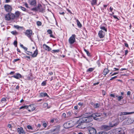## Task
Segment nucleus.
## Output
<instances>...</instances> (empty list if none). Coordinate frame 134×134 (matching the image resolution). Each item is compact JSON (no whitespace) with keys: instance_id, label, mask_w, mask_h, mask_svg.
I'll use <instances>...</instances> for the list:
<instances>
[{"instance_id":"f257e3e1","label":"nucleus","mask_w":134,"mask_h":134,"mask_svg":"<svg viewBox=\"0 0 134 134\" xmlns=\"http://www.w3.org/2000/svg\"><path fill=\"white\" fill-rule=\"evenodd\" d=\"M93 119L91 116L83 117L77 121L79 124L77 127L80 129L87 128L91 127L92 124L90 122L93 121Z\"/></svg>"},{"instance_id":"f03ea898","label":"nucleus","mask_w":134,"mask_h":134,"mask_svg":"<svg viewBox=\"0 0 134 134\" xmlns=\"http://www.w3.org/2000/svg\"><path fill=\"white\" fill-rule=\"evenodd\" d=\"M14 19V14L11 13H9L6 14L5 19L6 20L9 21Z\"/></svg>"},{"instance_id":"7ed1b4c3","label":"nucleus","mask_w":134,"mask_h":134,"mask_svg":"<svg viewBox=\"0 0 134 134\" xmlns=\"http://www.w3.org/2000/svg\"><path fill=\"white\" fill-rule=\"evenodd\" d=\"M26 109L28 110L30 112L34 110L35 108L33 106L30 105L28 106L27 105H25L20 107L19 108L20 109Z\"/></svg>"},{"instance_id":"20e7f679","label":"nucleus","mask_w":134,"mask_h":134,"mask_svg":"<svg viewBox=\"0 0 134 134\" xmlns=\"http://www.w3.org/2000/svg\"><path fill=\"white\" fill-rule=\"evenodd\" d=\"M119 124V122L117 120L115 119L111 121H110L109 123V125L110 127H113L116 126Z\"/></svg>"},{"instance_id":"39448f33","label":"nucleus","mask_w":134,"mask_h":134,"mask_svg":"<svg viewBox=\"0 0 134 134\" xmlns=\"http://www.w3.org/2000/svg\"><path fill=\"white\" fill-rule=\"evenodd\" d=\"M32 31L31 29H29L26 30L25 34L31 40V36L32 35Z\"/></svg>"},{"instance_id":"423d86ee","label":"nucleus","mask_w":134,"mask_h":134,"mask_svg":"<svg viewBox=\"0 0 134 134\" xmlns=\"http://www.w3.org/2000/svg\"><path fill=\"white\" fill-rule=\"evenodd\" d=\"M76 35L75 34L72 35L69 39V42L70 44H73L75 41V37Z\"/></svg>"},{"instance_id":"0eeeda50","label":"nucleus","mask_w":134,"mask_h":134,"mask_svg":"<svg viewBox=\"0 0 134 134\" xmlns=\"http://www.w3.org/2000/svg\"><path fill=\"white\" fill-rule=\"evenodd\" d=\"M73 126L71 121L67 122L64 124V127L66 129L70 128Z\"/></svg>"},{"instance_id":"6e6552de","label":"nucleus","mask_w":134,"mask_h":134,"mask_svg":"<svg viewBox=\"0 0 134 134\" xmlns=\"http://www.w3.org/2000/svg\"><path fill=\"white\" fill-rule=\"evenodd\" d=\"M6 11L8 12H10L12 11V7L8 4H5L4 6Z\"/></svg>"},{"instance_id":"1a4fd4ad","label":"nucleus","mask_w":134,"mask_h":134,"mask_svg":"<svg viewBox=\"0 0 134 134\" xmlns=\"http://www.w3.org/2000/svg\"><path fill=\"white\" fill-rule=\"evenodd\" d=\"M88 131L90 134H96V130L93 127H90L88 129Z\"/></svg>"},{"instance_id":"9d476101","label":"nucleus","mask_w":134,"mask_h":134,"mask_svg":"<svg viewBox=\"0 0 134 134\" xmlns=\"http://www.w3.org/2000/svg\"><path fill=\"white\" fill-rule=\"evenodd\" d=\"M38 11L41 12L43 13L44 10V9L42 7V6L40 4H38L37 6Z\"/></svg>"},{"instance_id":"9b49d317","label":"nucleus","mask_w":134,"mask_h":134,"mask_svg":"<svg viewBox=\"0 0 134 134\" xmlns=\"http://www.w3.org/2000/svg\"><path fill=\"white\" fill-rule=\"evenodd\" d=\"M105 34L104 32L102 30L100 31L98 34L99 37L100 38H103Z\"/></svg>"},{"instance_id":"f8f14e48","label":"nucleus","mask_w":134,"mask_h":134,"mask_svg":"<svg viewBox=\"0 0 134 134\" xmlns=\"http://www.w3.org/2000/svg\"><path fill=\"white\" fill-rule=\"evenodd\" d=\"M134 121V120L133 118H130L127 119L126 123L127 124H131Z\"/></svg>"},{"instance_id":"ddd939ff","label":"nucleus","mask_w":134,"mask_h":134,"mask_svg":"<svg viewBox=\"0 0 134 134\" xmlns=\"http://www.w3.org/2000/svg\"><path fill=\"white\" fill-rule=\"evenodd\" d=\"M17 131L20 134H25V132L23 130V128L22 127L18 128Z\"/></svg>"},{"instance_id":"4468645a","label":"nucleus","mask_w":134,"mask_h":134,"mask_svg":"<svg viewBox=\"0 0 134 134\" xmlns=\"http://www.w3.org/2000/svg\"><path fill=\"white\" fill-rule=\"evenodd\" d=\"M44 48L46 51H49L51 50V48L45 44L43 45Z\"/></svg>"},{"instance_id":"2eb2a0df","label":"nucleus","mask_w":134,"mask_h":134,"mask_svg":"<svg viewBox=\"0 0 134 134\" xmlns=\"http://www.w3.org/2000/svg\"><path fill=\"white\" fill-rule=\"evenodd\" d=\"M102 128L105 130L108 131L110 129V127L109 125H103L102 126Z\"/></svg>"},{"instance_id":"dca6fc26","label":"nucleus","mask_w":134,"mask_h":134,"mask_svg":"<svg viewBox=\"0 0 134 134\" xmlns=\"http://www.w3.org/2000/svg\"><path fill=\"white\" fill-rule=\"evenodd\" d=\"M49 97V96L48 95L47 93H46L41 92L40 93L39 97Z\"/></svg>"},{"instance_id":"f3484780","label":"nucleus","mask_w":134,"mask_h":134,"mask_svg":"<svg viewBox=\"0 0 134 134\" xmlns=\"http://www.w3.org/2000/svg\"><path fill=\"white\" fill-rule=\"evenodd\" d=\"M12 77L17 79H19L21 77V76L19 73H17L15 75L12 76Z\"/></svg>"},{"instance_id":"a211bd4d","label":"nucleus","mask_w":134,"mask_h":134,"mask_svg":"<svg viewBox=\"0 0 134 134\" xmlns=\"http://www.w3.org/2000/svg\"><path fill=\"white\" fill-rule=\"evenodd\" d=\"M101 114L100 113H98L94 114H93L89 116H91L92 118H94H94L96 117H98L100 116V115Z\"/></svg>"},{"instance_id":"6ab92c4d","label":"nucleus","mask_w":134,"mask_h":134,"mask_svg":"<svg viewBox=\"0 0 134 134\" xmlns=\"http://www.w3.org/2000/svg\"><path fill=\"white\" fill-rule=\"evenodd\" d=\"M29 3L31 5L34 6L36 4L35 0H29Z\"/></svg>"},{"instance_id":"aec40b11","label":"nucleus","mask_w":134,"mask_h":134,"mask_svg":"<svg viewBox=\"0 0 134 134\" xmlns=\"http://www.w3.org/2000/svg\"><path fill=\"white\" fill-rule=\"evenodd\" d=\"M21 13L19 11H17L15 13V15H14V18H19L21 14Z\"/></svg>"},{"instance_id":"412c9836","label":"nucleus","mask_w":134,"mask_h":134,"mask_svg":"<svg viewBox=\"0 0 134 134\" xmlns=\"http://www.w3.org/2000/svg\"><path fill=\"white\" fill-rule=\"evenodd\" d=\"M38 54V50L36 49V50L34 52V53H32L31 55L32 57H36Z\"/></svg>"},{"instance_id":"4be33fe9","label":"nucleus","mask_w":134,"mask_h":134,"mask_svg":"<svg viewBox=\"0 0 134 134\" xmlns=\"http://www.w3.org/2000/svg\"><path fill=\"white\" fill-rule=\"evenodd\" d=\"M109 70L107 68H105L104 69L103 73L104 75H105L109 73Z\"/></svg>"},{"instance_id":"5701e85b","label":"nucleus","mask_w":134,"mask_h":134,"mask_svg":"<svg viewBox=\"0 0 134 134\" xmlns=\"http://www.w3.org/2000/svg\"><path fill=\"white\" fill-rule=\"evenodd\" d=\"M76 22L77 23V24L79 27L81 28V27L82 25L81 24L80 22L78 20L76 19Z\"/></svg>"},{"instance_id":"b1692460","label":"nucleus","mask_w":134,"mask_h":134,"mask_svg":"<svg viewBox=\"0 0 134 134\" xmlns=\"http://www.w3.org/2000/svg\"><path fill=\"white\" fill-rule=\"evenodd\" d=\"M27 128L28 129L31 130H35L34 127H32L30 125H28L27 126Z\"/></svg>"},{"instance_id":"393cba45","label":"nucleus","mask_w":134,"mask_h":134,"mask_svg":"<svg viewBox=\"0 0 134 134\" xmlns=\"http://www.w3.org/2000/svg\"><path fill=\"white\" fill-rule=\"evenodd\" d=\"M19 8H20L23 11L27 12H28V10L27 9H26V8L24 7H23L22 6H20L19 7Z\"/></svg>"},{"instance_id":"a878e982","label":"nucleus","mask_w":134,"mask_h":134,"mask_svg":"<svg viewBox=\"0 0 134 134\" xmlns=\"http://www.w3.org/2000/svg\"><path fill=\"white\" fill-rule=\"evenodd\" d=\"M100 106V104L98 103H96L94 105V107L96 108H98Z\"/></svg>"},{"instance_id":"bb28decb","label":"nucleus","mask_w":134,"mask_h":134,"mask_svg":"<svg viewBox=\"0 0 134 134\" xmlns=\"http://www.w3.org/2000/svg\"><path fill=\"white\" fill-rule=\"evenodd\" d=\"M94 69V68H90L88 69L87 70V72H90L92 71Z\"/></svg>"},{"instance_id":"cd10ccee","label":"nucleus","mask_w":134,"mask_h":134,"mask_svg":"<svg viewBox=\"0 0 134 134\" xmlns=\"http://www.w3.org/2000/svg\"><path fill=\"white\" fill-rule=\"evenodd\" d=\"M6 101H7L6 99L5 98H2L1 99V103H6Z\"/></svg>"},{"instance_id":"c85d7f7f","label":"nucleus","mask_w":134,"mask_h":134,"mask_svg":"<svg viewBox=\"0 0 134 134\" xmlns=\"http://www.w3.org/2000/svg\"><path fill=\"white\" fill-rule=\"evenodd\" d=\"M97 3V0H92L91 2V4L92 5H95Z\"/></svg>"},{"instance_id":"c756f323","label":"nucleus","mask_w":134,"mask_h":134,"mask_svg":"<svg viewBox=\"0 0 134 134\" xmlns=\"http://www.w3.org/2000/svg\"><path fill=\"white\" fill-rule=\"evenodd\" d=\"M134 112H123V115H129L132 114Z\"/></svg>"},{"instance_id":"7c9ffc66","label":"nucleus","mask_w":134,"mask_h":134,"mask_svg":"<svg viewBox=\"0 0 134 134\" xmlns=\"http://www.w3.org/2000/svg\"><path fill=\"white\" fill-rule=\"evenodd\" d=\"M84 51L87 54L88 56L90 57L91 56L90 54L88 51H87L85 49H84Z\"/></svg>"},{"instance_id":"2f4dec72","label":"nucleus","mask_w":134,"mask_h":134,"mask_svg":"<svg viewBox=\"0 0 134 134\" xmlns=\"http://www.w3.org/2000/svg\"><path fill=\"white\" fill-rule=\"evenodd\" d=\"M124 98V97L122 96H119L118 97L117 99L119 101H120L122 99Z\"/></svg>"},{"instance_id":"473e14b6","label":"nucleus","mask_w":134,"mask_h":134,"mask_svg":"<svg viewBox=\"0 0 134 134\" xmlns=\"http://www.w3.org/2000/svg\"><path fill=\"white\" fill-rule=\"evenodd\" d=\"M100 28L102 30L105 31L106 32H107V29L104 26H100Z\"/></svg>"},{"instance_id":"72a5a7b5","label":"nucleus","mask_w":134,"mask_h":134,"mask_svg":"<svg viewBox=\"0 0 134 134\" xmlns=\"http://www.w3.org/2000/svg\"><path fill=\"white\" fill-rule=\"evenodd\" d=\"M31 10L34 11H38V9L37 8V7H35L34 8H32L31 9Z\"/></svg>"},{"instance_id":"f704fd0d","label":"nucleus","mask_w":134,"mask_h":134,"mask_svg":"<svg viewBox=\"0 0 134 134\" xmlns=\"http://www.w3.org/2000/svg\"><path fill=\"white\" fill-rule=\"evenodd\" d=\"M26 53L28 55H31L32 54V52L27 51Z\"/></svg>"},{"instance_id":"c9c22d12","label":"nucleus","mask_w":134,"mask_h":134,"mask_svg":"<svg viewBox=\"0 0 134 134\" xmlns=\"http://www.w3.org/2000/svg\"><path fill=\"white\" fill-rule=\"evenodd\" d=\"M11 33L13 35H16L18 34L17 32L16 31H13L11 32Z\"/></svg>"},{"instance_id":"e433bc0d","label":"nucleus","mask_w":134,"mask_h":134,"mask_svg":"<svg viewBox=\"0 0 134 134\" xmlns=\"http://www.w3.org/2000/svg\"><path fill=\"white\" fill-rule=\"evenodd\" d=\"M60 51L59 49H57V50H53L52 51V53H56V52H59Z\"/></svg>"},{"instance_id":"4c0bfd02","label":"nucleus","mask_w":134,"mask_h":134,"mask_svg":"<svg viewBox=\"0 0 134 134\" xmlns=\"http://www.w3.org/2000/svg\"><path fill=\"white\" fill-rule=\"evenodd\" d=\"M47 32L49 34H52V31L51 30L49 29L47 30Z\"/></svg>"},{"instance_id":"58836bf2","label":"nucleus","mask_w":134,"mask_h":134,"mask_svg":"<svg viewBox=\"0 0 134 134\" xmlns=\"http://www.w3.org/2000/svg\"><path fill=\"white\" fill-rule=\"evenodd\" d=\"M37 24L38 26H40L41 25V23L40 21H37Z\"/></svg>"},{"instance_id":"ea45409f","label":"nucleus","mask_w":134,"mask_h":134,"mask_svg":"<svg viewBox=\"0 0 134 134\" xmlns=\"http://www.w3.org/2000/svg\"><path fill=\"white\" fill-rule=\"evenodd\" d=\"M17 42L16 41H15L14 42V44L15 46V47L17 46Z\"/></svg>"},{"instance_id":"a19ab883","label":"nucleus","mask_w":134,"mask_h":134,"mask_svg":"<svg viewBox=\"0 0 134 134\" xmlns=\"http://www.w3.org/2000/svg\"><path fill=\"white\" fill-rule=\"evenodd\" d=\"M44 128H46L47 126V124L46 123H43L42 124Z\"/></svg>"},{"instance_id":"79ce46f5","label":"nucleus","mask_w":134,"mask_h":134,"mask_svg":"<svg viewBox=\"0 0 134 134\" xmlns=\"http://www.w3.org/2000/svg\"><path fill=\"white\" fill-rule=\"evenodd\" d=\"M46 83L44 81H43L41 85L42 86H44L46 85Z\"/></svg>"},{"instance_id":"37998d69","label":"nucleus","mask_w":134,"mask_h":134,"mask_svg":"<svg viewBox=\"0 0 134 134\" xmlns=\"http://www.w3.org/2000/svg\"><path fill=\"white\" fill-rule=\"evenodd\" d=\"M8 127L12 129V126L11 124H8Z\"/></svg>"},{"instance_id":"c03bdc74","label":"nucleus","mask_w":134,"mask_h":134,"mask_svg":"<svg viewBox=\"0 0 134 134\" xmlns=\"http://www.w3.org/2000/svg\"><path fill=\"white\" fill-rule=\"evenodd\" d=\"M117 77V76H115L114 77H112L110 79V80H112L114 79H115V78H116Z\"/></svg>"},{"instance_id":"a18cd8bd","label":"nucleus","mask_w":134,"mask_h":134,"mask_svg":"<svg viewBox=\"0 0 134 134\" xmlns=\"http://www.w3.org/2000/svg\"><path fill=\"white\" fill-rule=\"evenodd\" d=\"M14 27L15 28H16L17 29H18L20 27L18 25H14Z\"/></svg>"},{"instance_id":"49530a36","label":"nucleus","mask_w":134,"mask_h":134,"mask_svg":"<svg viewBox=\"0 0 134 134\" xmlns=\"http://www.w3.org/2000/svg\"><path fill=\"white\" fill-rule=\"evenodd\" d=\"M110 11L111 12H112L113 10V7H110Z\"/></svg>"},{"instance_id":"de8ad7c7","label":"nucleus","mask_w":134,"mask_h":134,"mask_svg":"<svg viewBox=\"0 0 134 134\" xmlns=\"http://www.w3.org/2000/svg\"><path fill=\"white\" fill-rule=\"evenodd\" d=\"M20 59H14L13 61V62H17Z\"/></svg>"},{"instance_id":"09e8293b","label":"nucleus","mask_w":134,"mask_h":134,"mask_svg":"<svg viewBox=\"0 0 134 134\" xmlns=\"http://www.w3.org/2000/svg\"><path fill=\"white\" fill-rule=\"evenodd\" d=\"M71 112H70L69 111L67 113L68 115L69 116H70L71 115Z\"/></svg>"},{"instance_id":"8fccbe9b","label":"nucleus","mask_w":134,"mask_h":134,"mask_svg":"<svg viewBox=\"0 0 134 134\" xmlns=\"http://www.w3.org/2000/svg\"><path fill=\"white\" fill-rule=\"evenodd\" d=\"M110 96H111V97H113L114 98L115 97V95L113 94H110Z\"/></svg>"},{"instance_id":"3c124183","label":"nucleus","mask_w":134,"mask_h":134,"mask_svg":"<svg viewBox=\"0 0 134 134\" xmlns=\"http://www.w3.org/2000/svg\"><path fill=\"white\" fill-rule=\"evenodd\" d=\"M113 16L114 19L119 20L118 18L117 17L116 15H113Z\"/></svg>"},{"instance_id":"603ef678","label":"nucleus","mask_w":134,"mask_h":134,"mask_svg":"<svg viewBox=\"0 0 134 134\" xmlns=\"http://www.w3.org/2000/svg\"><path fill=\"white\" fill-rule=\"evenodd\" d=\"M63 116L64 117V118H65L66 116V114L65 113H63Z\"/></svg>"},{"instance_id":"864d4df0","label":"nucleus","mask_w":134,"mask_h":134,"mask_svg":"<svg viewBox=\"0 0 134 134\" xmlns=\"http://www.w3.org/2000/svg\"><path fill=\"white\" fill-rule=\"evenodd\" d=\"M23 48L26 51H27V48L26 47H25L24 46V47H23Z\"/></svg>"},{"instance_id":"5fc2aeb1","label":"nucleus","mask_w":134,"mask_h":134,"mask_svg":"<svg viewBox=\"0 0 134 134\" xmlns=\"http://www.w3.org/2000/svg\"><path fill=\"white\" fill-rule=\"evenodd\" d=\"M44 105L45 106V107H47L48 105V104L47 103H45L44 104Z\"/></svg>"},{"instance_id":"6e6d98bb","label":"nucleus","mask_w":134,"mask_h":134,"mask_svg":"<svg viewBox=\"0 0 134 134\" xmlns=\"http://www.w3.org/2000/svg\"><path fill=\"white\" fill-rule=\"evenodd\" d=\"M127 95H130L131 94V92L130 91H128L127 93Z\"/></svg>"},{"instance_id":"4d7b16f0","label":"nucleus","mask_w":134,"mask_h":134,"mask_svg":"<svg viewBox=\"0 0 134 134\" xmlns=\"http://www.w3.org/2000/svg\"><path fill=\"white\" fill-rule=\"evenodd\" d=\"M128 52V51L127 50H126L125 51V54L126 55Z\"/></svg>"},{"instance_id":"13d9d810","label":"nucleus","mask_w":134,"mask_h":134,"mask_svg":"<svg viewBox=\"0 0 134 134\" xmlns=\"http://www.w3.org/2000/svg\"><path fill=\"white\" fill-rule=\"evenodd\" d=\"M99 82H97V83H93V85L94 86H96V85H98V84H99Z\"/></svg>"},{"instance_id":"bf43d9fd","label":"nucleus","mask_w":134,"mask_h":134,"mask_svg":"<svg viewBox=\"0 0 134 134\" xmlns=\"http://www.w3.org/2000/svg\"><path fill=\"white\" fill-rule=\"evenodd\" d=\"M118 74V72H114L111 75V76H113Z\"/></svg>"},{"instance_id":"052dcab7","label":"nucleus","mask_w":134,"mask_h":134,"mask_svg":"<svg viewBox=\"0 0 134 134\" xmlns=\"http://www.w3.org/2000/svg\"><path fill=\"white\" fill-rule=\"evenodd\" d=\"M78 105L80 106H82L83 105V103L80 102L78 103Z\"/></svg>"},{"instance_id":"680f3d73","label":"nucleus","mask_w":134,"mask_h":134,"mask_svg":"<svg viewBox=\"0 0 134 134\" xmlns=\"http://www.w3.org/2000/svg\"><path fill=\"white\" fill-rule=\"evenodd\" d=\"M14 73L15 72L14 71H11L10 72V75H13Z\"/></svg>"},{"instance_id":"e2e57ef3","label":"nucleus","mask_w":134,"mask_h":134,"mask_svg":"<svg viewBox=\"0 0 134 134\" xmlns=\"http://www.w3.org/2000/svg\"><path fill=\"white\" fill-rule=\"evenodd\" d=\"M25 5L26 7L27 8H29L28 5L27 3H25Z\"/></svg>"},{"instance_id":"0e129e2a","label":"nucleus","mask_w":134,"mask_h":134,"mask_svg":"<svg viewBox=\"0 0 134 134\" xmlns=\"http://www.w3.org/2000/svg\"><path fill=\"white\" fill-rule=\"evenodd\" d=\"M102 93L103 95H105V92L104 90H103Z\"/></svg>"},{"instance_id":"69168bd1","label":"nucleus","mask_w":134,"mask_h":134,"mask_svg":"<svg viewBox=\"0 0 134 134\" xmlns=\"http://www.w3.org/2000/svg\"><path fill=\"white\" fill-rule=\"evenodd\" d=\"M50 37H52V38H54V36L53 35H52V34H50Z\"/></svg>"},{"instance_id":"338daca9","label":"nucleus","mask_w":134,"mask_h":134,"mask_svg":"<svg viewBox=\"0 0 134 134\" xmlns=\"http://www.w3.org/2000/svg\"><path fill=\"white\" fill-rule=\"evenodd\" d=\"M125 47H128V45L127 43H125Z\"/></svg>"},{"instance_id":"774afa93","label":"nucleus","mask_w":134,"mask_h":134,"mask_svg":"<svg viewBox=\"0 0 134 134\" xmlns=\"http://www.w3.org/2000/svg\"><path fill=\"white\" fill-rule=\"evenodd\" d=\"M102 134H108L106 132H102Z\"/></svg>"}]
</instances>
